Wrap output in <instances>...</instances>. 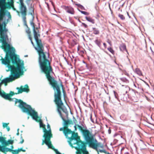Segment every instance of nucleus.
<instances>
[{
  "label": "nucleus",
  "instance_id": "f257e3e1",
  "mask_svg": "<svg viewBox=\"0 0 154 154\" xmlns=\"http://www.w3.org/2000/svg\"><path fill=\"white\" fill-rule=\"evenodd\" d=\"M31 25L32 26L34 38L36 44V46L35 47V48L38 55V61L41 69L54 91V101L56 105L57 111L60 115H62L61 111L66 113H67V109L64 106L62 100L60 88H62L64 98L66 95L63 85L62 82L58 84L52 76L53 72L51 63L48 59L49 55L48 54V56H47L46 52H44V47L41 40L38 38L40 37V35L38 29L37 27L35 28L33 23L32 22Z\"/></svg>",
  "mask_w": 154,
  "mask_h": 154
},
{
  "label": "nucleus",
  "instance_id": "f03ea898",
  "mask_svg": "<svg viewBox=\"0 0 154 154\" xmlns=\"http://www.w3.org/2000/svg\"><path fill=\"white\" fill-rule=\"evenodd\" d=\"M1 47L6 54L5 58L2 57L0 60L2 64L7 65L11 71L9 77L4 79L1 82L6 86L8 82H11L23 75L25 67L23 61L15 54L14 48L11 47L8 43H2Z\"/></svg>",
  "mask_w": 154,
  "mask_h": 154
},
{
  "label": "nucleus",
  "instance_id": "7ed1b4c3",
  "mask_svg": "<svg viewBox=\"0 0 154 154\" xmlns=\"http://www.w3.org/2000/svg\"><path fill=\"white\" fill-rule=\"evenodd\" d=\"M0 42L8 43L7 41L8 39L7 32L8 30L6 28L7 22L4 21L1 23V22L5 15V9H10L11 8L15 9L13 0H0Z\"/></svg>",
  "mask_w": 154,
  "mask_h": 154
},
{
  "label": "nucleus",
  "instance_id": "20e7f679",
  "mask_svg": "<svg viewBox=\"0 0 154 154\" xmlns=\"http://www.w3.org/2000/svg\"><path fill=\"white\" fill-rule=\"evenodd\" d=\"M16 99L15 104L17 103H19V104L18 106L22 109L23 112L27 113L28 115H30L34 119L39 123L40 127L43 128V132L44 133L43 137L45 138L44 140H46L52 137V134L51 133L50 131H48L46 129L45 125L42 123L41 119H38L39 118L38 116L37 112L34 110L32 109L30 106L21 100H18L17 99Z\"/></svg>",
  "mask_w": 154,
  "mask_h": 154
},
{
  "label": "nucleus",
  "instance_id": "39448f33",
  "mask_svg": "<svg viewBox=\"0 0 154 154\" xmlns=\"http://www.w3.org/2000/svg\"><path fill=\"white\" fill-rule=\"evenodd\" d=\"M76 127L78 128L82 132L85 140L89 146L94 149H97L99 146V143H98L94 135L92 134V132L86 129V127L85 129H84L82 126L77 124H75L74 127L75 130Z\"/></svg>",
  "mask_w": 154,
  "mask_h": 154
},
{
  "label": "nucleus",
  "instance_id": "423d86ee",
  "mask_svg": "<svg viewBox=\"0 0 154 154\" xmlns=\"http://www.w3.org/2000/svg\"><path fill=\"white\" fill-rule=\"evenodd\" d=\"M72 134V136L69 138V142L71 146L73 147V144H76L78 146V148H80L82 147L83 145H85L87 144L86 142L82 141L80 140V137L78 136L77 133L72 131L70 134Z\"/></svg>",
  "mask_w": 154,
  "mask_h": 154
},
{
  "label": "nucleus",
  "instance_id": "0eeeda50",
  "mask_svg": "<svg viewBox=\"0 0 154 154\" xmlns=\"http://www.w3.org/2000/svg\"><path fill=\"white\" fill-rule=\"evenodd\" d=\"M16 89L18 90L17 93H14L12 91H11L9 94H8L5 92H4L2 97L5 99L11 100L10 98L11 96H12L15 94H17L22 93L23 92L28 93L29 91V87L27 84L25 85L24 87L23 86L21 85L20 87H17Z\"/></svg>",
  "mask_w": 154,
  "mask_h": 154
},
{
  "label": "nucleus",
  "instance_id": "6e6552de",
  "mask_svg": "<svg viewBox=\"0 0 154 154\" xmlns=\"http://www.w3.org/2000/svg\"><path fill=\"white\" fill-rule=\"evenodd\" d=\"M20 2V11H17L18 13L21 14L22 18L25 25L26 26L27 23L26 20V16L27 13V9L26 6L24 5L23 0H19Z\"/></svg>",
  "mask_w": 154,
  "mask_h": 154
},
{
  "label": "nucleus",
  "instance_id": "1a4fd4ad",
  "mask_svg": "<svg viewBox=\"0 0 154 154\" xmlns=\"http://www.w3.org/2000/svg\"><path fill=\"white\" fill-rule=\"evenodd\" d=\"M51 138H50L49 139H48L46 140H43L42 143V145H43L45 143L47 145L48 147L50 149H51L54 150L56 154H58L60 152L57 150V149H55L54 147L51 144Z\"/></svg>",
  "mask_w": 154,
  "mask_h": 154
},
{
  "label": "nucleus",
  "instance_id": "9d476101",
  "mask_svg": "<svg viewBox=\"0 0 154 154\" xmlns=\"http://www.w3.org/2000/svg\"><path fill=\"white\" fill-rule=\"evenodd\" d=\"M6 138L2 136H0V142H1L3 146L6 147L9 144H12L14 142V140H9L7 141L6 140Z\"/></svg>",
  "mask_w": 154,
  "mask_h": 154
},
{
  "label": "nucleus",
  "instance_id": "9b49d317",
  "mask_svg": "<svg viewBox=\"0 0 154 154\" xmlns=\"http://www.w3.org/2000/svg\"><path fill=\"white\" fill-rule=\"evenodd\" d=\"M87 144L83 145L82 147L80 148H78L76 147L75 149L77 150L76 154H81L82 152L83 154H89L88 152L86 149Z\"/></svg>",
  "mask_w": 154,
  "mask_h": 154
},
{
  "label": "nucleus",
  "instance_id": "f8f14e48",
  "mask_svg": "<svg viewBox=\"0 0 154 154\" xmlns=\"http://www.w3.org/2000/svg\"><path fill=\"white\" fill-rule=\"evenodd\" d=\"M64 134L65 136H67L72 132V131L68 128L69 123L67 120H64Z\"/></svg>",
  "mask_w": 154,
  "mask_h": 154
},
{
  "label": "nucleus",
  "instance_id": "ddd939ff",
  "mask_svg": "<svg viewBox=\"0 0 154 154\" xmlns=\"http://www.w3.org/2000/svg\"><path fill=\"white\" fill-rule=\"evenodd\" d=\"M63 8L68 13L71 14H75V11L73 8L70 6H63Z\"/></svg>",
  "mask_w": 154,
  "mask_h": 154
},
{
  "label": "nucleus",
  "instance_id": "4468645a",
  "mask_svg": "<svg viewBox=\"0 0 154 154\" xmlns=\"http://www.w3.org/2000/svg\"><path fill=\"white\" fill-rule=\"evenodd\" d=\"M85 18L87 20L93 24H94L95 23V20L91 17H85Z\"/></svg>",
  "mask_w": 154,
  "mask_h": 154
},
{
  "label": "nucleus",
  "instance_id": "2eb2a0df",
  "mask_svg": "<svg viewBox=\"0 0 154 154\" xmlns=\"http://www.w3.org/2000/svg\"><path fill=\"white\" fill-rule=\"evenodd\" d=\"M119 48L120 50L122 51H127L126 49V45L124 44H122L120 46Z\"/></svg>",
  "mask_w": 154,
  "mask_h": 154
},
{
  "label": "nucleus",
  "instance_id": "dca6fc26",
  "mask_svg": "<svg viewBox=\"0 0 154 154\" xmlns=\"http://www.w3.org/2000/svg\"><path fill=\"white\" fill-rule=\"evenodd\" d=\"M29 14L31 15L32 16L34 15V8L32 6H30L29 8Z\"/></svg>",
  "mask_w": 154,
  "mask_h": 154
},
{
  "label": "nucleus",
  "instance_id": "f3484780",
  "mask_svg": "<svg viewBox=\"0 0 154 154\" xmlns=\"http://www.w3.org/2000/svg\"><path fill=\"white\" fill-rule=\"evenodd\" d=\"M92 30L93 32V33L95 35H98L100 34V31L98 29L93 27L92 28Z\"/></svg>",
  "mask_w": 154,
  "mask_h": 154
},
{
  "label": "nucleus",
  "instance_id": "a211bd4d",
  "mask_svg": "<svg viewBox=\"0 0 154 154\" xmlns=\"http://www.w3.org/2000/svg\"><path fill=\"white\" fill-rule=\"evenodd\" d=\"M135 72L139 76L142 75V72L138 68L136 69Z\"/></svg>",
  "mask_w": 154,
  "mask_h": 154
},
{
  "label": "nucleus",
  "instance_id": "6ab92c4d",
  "mask_svg": "<svg viewBox=\"0 0 154 154\" xmlns=\"http://www.w3.org/2000/svg\"><path fill=\"white\" fill-rule=\"evenodd\" d=\"M95 43L99 47H100L101 46V41L100 39H97L95 40L94 41Z\"/></svg>",
  "mask_w": 154,
  "mask_h": 154
},
{
  "label": "nucleus",
  "instance_id": "aec40b11",
  "mask_svg": "<svg viewBox=\"0 0 154 154\" xmlns=\"http://www.w3.org/2000/svg\"><path fill=\"white\" fill-rule=\"evenodd\" d=\"M121 100L123 101H126L127 98L126 96L124 94L121 95L120 96Z\"/></svg>",
  "mask_w": 154,
  "mask_h": 154
},
{
  "label": "nucleus",
  "instance_id": "412c9836",
  "mask_svg": "<svg viewBox=\"0 0 154 154\" xmlns=\"http://www.w3.org/2000/svg\"><path fill=\"white\" fill-rule=\"evenodd\" d=\"M129 87L128 86H126L122 88V90L124 93H127L128 91L129 90Z\"/></svg>",
  "mask_w": 154,
  "mask_h": 154
},
{
  "label": "nucleus",
  "instance_id": "4be33fe9",
  "mask_svg": "<svg viewBox=\"0 0 154 154\" xmlns=\"http://www.w3.org/2000/svg\"><path fill=\"white\" fill-rule=\"evenodd\" d=\"M75 5L77 6L78 7H79V8H80L82 10H84L85 9L84 8V7L83 6H82V5H81L80 4H75Z\"/></svg>",
  "mask_w": 154,
  "mask_h": 154
},
{
  "label": "nucleus",
  "instance_id": "5701e85b",
  "mask_svg": "<svg viewBox=\"0 0 154 154\" xmlns=\"http://www.w3.org/2000/svg\"><path fill=\"white\" fill-rule=\"evenodd\" d=\"M107 49L113 54H114L115 53V51L111 47L108 48Z\"/></svg>",
  "mask_w": 154,
  "mask_h": 154
},
{
  "label": "nucleus",
  "instance_id": "b1692460",
  "mask_svg": "<svg viewBox=\"0 0 154 154\" xmlns=\"http://www.w3.org/2000/svg\"><path fill=\"white\" fill-rule=\"evenodd\" d=\"M2 84L1 83V82L0 83V95L2 97L3 95V93H4V92H5L4 91H1V87L2 85Z\"/></svg>",
  "mask_w": 154,
  "mask_h": 154
},
{
  "label": "nucleus",
  "instance_id": "393cba45",
  "mask_svg": "<svg viewBox=\"0 0 154 154\" xmlns=\"http://www.w3.org/2000/svg\"><path fill=\"white\" fill-rule=\"evenodd\" d=\"M113 93L116 98L118 100H119V98L118 94L115 91H113Z\"/></svg>",
  "mask_w": 154,
  "mask_h": 154
},
{
  "label": "nucleus",
  "instance_id": "a878e982",
  "mask_svg": "<svg viewBox=\"0 0 154 154\" xmlns=\"http://www.w3.org/2000/svg\"><path fill=\"white\" fill-rule=\"evenodd\" d=\"M118 16L122 20H124L125 19V17L122 14H119Z\"/></svg>",
  "mask_w": 154,
  "mask_h": 154
},
{
  "label": "nucleus",
  "instance_id": "bb28decb",
  "mask_svg": "<svg viewBox=\"0 0 154 154\" xmlns=\"http://www.w3.org/2000/svg\"><path fill=\"white\" fill-rule=\"evenodd\" d=\"M81 26L85 28H87L88 27V26L86 24L83 23H82V25Z\"/></svg>",
  "mask_w": 154,
  "mask_h": 154
},
{
  "label": "nucleus",
  "instance_id": "cd10ccee",
  "mask_svg": "<svg viewBox=\"0 0 154 154\" xmlns=\"http://www.w3.org/2000/svg\"><path fill=\"white\" fill-rule=\"evenodd\" d=\"M29 39L31 41V43L32 44V45H33V46H34V47H35V45L34 42L32 41V38L30 35L29 37Z\"/></svg>",
  "mask_w": 154,
  "mask_h": 154
},
{
  "label": "nucleus",
  "instance_id": "c85d7f7f",
  "mask_svg": "<svg viewBox=\"0 0 154 154\" xmlns=\"http://www.w3.org/2000/svg\"><path fill=\"white\" fill-rule=\"evenodd\" d=\"M72 121L73 122V124H76L77 123L76 119L74 117H73V120Z\"/></svg>",
  "mask_w": 154,
  "mask_h": 154
},
{
  "label": "nucleus",
  "instance_id": "c756f323",
  "mask_svg": "<svg viewBox=\"0 0 154 154\" xmlns=\"http://www.w3.org/2000/svg\"><path fill=\"white\" fill-rule=\"evenodd\" d=\"M80 12L81 13L85 15H88L89 14V13L87 12H86V11H80Z\"/></svg>",
  "mask_w": 154,
  "mask_h": 154
},
{
  "label": "nucleus",
  "instance_id": "7c9ffc66",
  "mask_svg": "<svg viewBox=\"0 0 154 154\" xmlns=\"http://www.w3.org/2000/svg\"><path fill=\"white\" fill-rule=\"evenodd\" d=\"M67 120L68 121V122L69 123V125H70V124L73 125V122H72V120Z\"/></svg>",
  "mask_w": 154,
  "mask_h": 154
},
{
  "label": "nucleus",
  "instance_id": "2f4dec72",
  "mask_svg": "<svg viewBox=\"0 0 154 154\" xmlns=\"http://www.w3.org/2000/svg\"><path fill=\"white\" fill-rule=\"evenodd\" d=\"M20 139L21 140V141L20 142V144H22L23 143L24 140L21 134V135Z\"/></svg>",
  "mask_w": 154,
  "mask_h": 154
},
{
  "label": "nucleus",
  "instance_id": "473e14b6",
  "mask_svg": "<svg viewBox=\"0 0 154 154\" xmlns=\"http://www.w3.org/2000/svg\"><path fill=\"white\" fill-rule=\"evenodd\" d=\"M9 123H4L3 125V127L4 128L7 127Z\"/></svg>",
  "mask_w": 154,
  "mask_h": 154
},
{
  "label": "nucleus",
  "instance_id": "72a5a7b5",
  "mask_svg": "<svg viewBox=\"0 0 154 154\" xmlns=\"http://www.w3.org/2000/svg\"><path fill=\"white\" fill-rule=\"evenodd\" d=\"M47 128L48 129V130H47L48 131H50V133L51 134H52L51 133V128H50V125L49 124H48L47 125Z\"/></svg>",
  "mask_w": 154,
  "mask_h": 154
},
{
  "label": "nucleus",
  "instance_id": "f704fd0d",
  "mask_svg": "<svg viewBox=\"0 0 154 154\" xmlns=\"http://www.w3.org/2000/svg\"><path fill=\"white\" fill-rule=\"evenodd\" d=\"M26 32L29 34H30L31 33V31H30L29 29H28V30L26 31Z\"/></svg>",
  "mask_w": 154,
  "mask_h": 154
},
{
  "label": "nucleus",
  "instance_id": "c9c22d12",
  "mask_svg": "<svg viewBox=\"0 0 154 154\" xmlns=\"http://www.w3.org/2000/svg\"><path fill=\"white\" fill-rule=\"evenodd\" d=\"M59 130L60 131H63V133H64V127L63 128H60L59 129Z\"/></svg>",
  "mask_w": 154,
  "mask_h": 154
},
{
  "label": "nucleus",
  "instance_id": "e433bc0d",
  "mask_svg": "<svg viewBox=\"0 0 154 154\" xmlns=\"http://www.w3.org/2000/svg\"><path fill=\"white\" fill-rule=\"evenodd\" d=\"M74 18L76 19H77L80 22H81V21H80L79 19L77 17H74Z\"/></svg>",
  "mask_w": 154,
  "mask_h": 154
},
{
  "label": "nucleus",
  "instance_id": "4c0bfd02",
  "mask_svg": "<svg viewBox=\"0 0 154 154\" xmlns=\"http://www.w3.org/2000/svg\"><path fill=\"white\" fill-rule=\"evenodd\" d=\"M103 45H104V47H105V48H106V44L105 43H103Z\"/></svg>",
  "mask_w": 154,
  "mask_h": 154
},
{
  "label": "nucleus",
  "instance_id": "58836bf2",
  "mask_svg": "<svg viewBox=\"0 0 154 154\" xmlns=\"http://www.w3.org/2000/svg\"><path fill=\"white\" fill-rule=\"evenodd\" d=\"M7 128L8 131H9L10 130V128L9 127H7Z\"/></svg>",
  "mask_w": 154,
  "mask_h": 154
},
{
  "label": "nucleus",
  "instance_id": "ea45409f",
  "mask_svg": "<svg viewBox=\"0 0 154 154\" xmlns=\"http://www.w3.org/2000/svg\"><path fill=\"white\" fill-rule=\"evenodd\" d=\"M11 149H13L14 148V146L13 145L11 146Z\"/></svg>",
  "mask_w": 154,
  "mask_h": 154
},
{
  "label": "nucleus",
  "instance_id": "a19ab883",
  "mask_svg": "<svg viewBox=\"0 0 154 154\" xmlns=\"http://www.w3.org/2000/svg\"><path fill=\"white\" fill-rule=\"evenodd\" d=\"M19 132H18L17 133V135H19Z\"/></svg>",
  "mask_w": 154,
  "mask_h": 154
},
{
  "label": "nucleus",
  "instance_id": "79ce46f5",
  "mask_svg": "<svg viewBox=\"0 0 154 154\" xmlns=\"http://www.w3.org/2000/svg\"><path fill=\"white\" fill-rule=\"evenodd\" d=\"M104 151L101 150V151H100V152H104Z\"/></svg>",
  "mask_w": 154,
  "mask_h": 154
},
{
  "label": "nucleus",
  "instance_id": "37998d69",
  "mask_svg": "<svg viewBox=\"0 0 154 154\" xmlns=\"http://www.w3.org/2000/svg\"><path fill=\"white\" fill-rule=\"evenodd\" d=\"M113 103L114 104V105H116V103Z\"/></svg>",
  "mask_w": 154,
  "mask_h": 154
},
{
  "label": "nucleus",
  "instance_id": "c03bdc74",
  "mask_svg": "<svg viewBox=\"0 0 154 154\" xmlns=\"http://www.w3.org/2000/svg\"><path fill=\"white\" fill-rule=\"evenodd\" d=\"M2 77L0 78V81L1 80Z\"/></svg>",
  "mask_w": 154,
  "mask_h": 154
},
{
  "label": "nucleus",
  "instance_id": "a18cd8bd",
  "mask_svg": "<svg viewBox=\"0 0 154 154\" xmlns=\"http://www.w3.org/2000/svg\"><path fill=\"white\" fill-rule=\"evenodd\" d=\"M9 14H10V13H9ZM9 15H10V17H11V15H10V14H9Z\"/></svg>",
  "mask_w": 154,
  "mask_h": 154
},
{
  "label": "nucleus",
  "instance_id": "49530a36",
  "mask_svg": "<svg viewBox=\"0 0 154 154\" xmlns=\"http://www.w3.org/2000/svg\"><path fill=\"white\" fill-rule=\"evenodd\" d=\"M153 0L154 3V0Z\"/></svg>",
  "mask_w": 154,
  "mask_h": 154
}]
</instances>
